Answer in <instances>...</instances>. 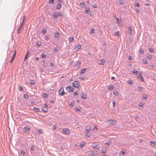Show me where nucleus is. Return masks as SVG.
Returning <instances> with one entry per match:
<instances>
[{"label": "nucleus", "mask_w": 156, "mask_h": 156, "mask_svg": "<svg viewBox=\"0 0 156 156\" xmlns=\"http://www.w3.org/2000/svg\"><path fill=\"white\" fill-rule=\"evenodd\" d=\"M73 86L75 88H77L79 89L80 86V83L78 81H75L73 83Z\"/></svg>", "instance_id": "obj_1"}, {"label": "nucleus", "mask_w": 156, "mask_h": 156, "mask_svg": "<svg viewBox=\"0 0 156 156\" xmlns=\"http://www.w3.org/2000/svg\"><path fill=\"white\" fill-rule=\"evenodd\" d=\"M62 133L64 134L67 135L70 133V130L69 129L67 128H63L62 130Z\"/></svg>", "instance_id": "obj_2"}, {"label": "nucleus", "mask_w": 156, "mask_h": 156, "mask_svg": "<svg viewBox=\"0 0 156 156\" xmlns=\"http://www.w3.org/2000/svg\"><path fill=\"white\" fill-rule=\"evenodd\" d=\"M62 16V14L60 12L58 13L57 12H54L53 14V17L55 19H57L58 17H61Z\"/></svg>", "instance_id": "obj_3"}, {"label": "nucleus", "mask_w": 156, "mask_h": 156, "mask_svg": "<svg viewBox=\"0 0 156 156\" xmlns=\"http://www.w3.org/2000/svg\"><path fill=\"white\" fill-rule=\"evenodd\" d=\"M108 124H109V125H114L116 123V121L114 119H111L108 120Z\"/></svg>", "instance_id": "obj_4"}, {"label": "nucleus", "mask_w": 156, "mask_h": 156, "mask_svg": "<svg viewBox=\"0 0 156 156\" xmlns=\"http://www.w3.org/2000/svg\"><path fill=\"white\" fill-rule=\"evenodd\" d=\"M58 93L59 95L61 96H62L64 95V94H66V93L64 92V90L63 88H60L58 92Z\"/></svg>", "instance_id": "obj_5"}, {"label": "nucleus", "mask_w": 156, "mask_h": 156, "mask_svg": "<svg viewBox=\"0 0 156 156\" xmlns=\"http://www.w3.org/2000/svg\"><path fill=\"white\" fill-rule=\"evenodd\" d=\"M62 2V1L60 0L58 1V4L56 6V9H59L62 7V4L61 2Z\"/></svg>", "instance_id": "obj_6"}, {"label": "nucleus", "mask_w": 156, "mask_h": 156, "mask_svg": "<svg viewBox=\"0 0 156 156\" xmlns=\"http://www.w3.org/2000/svg\"><path fill=\"white\" fill-rule=\"evenodd\" d=\"M66 89V90L69 92H72L73 90V88H72L70 86L67 87Z\"/></svg>", "instance_id": "obj_7"}, {"label": "nucleus", "mask_w": 156, "mask_h": 156, "mask_svg": "<svg viewBox=\"0 0 156 156\" xmlns=\"http://www.w3.org/2000/svg\"><path fill=\"white\" fill-rule=\"evenodd\" d=\"M81 46L80 45L78 44L75 46L74 48V49L75 50H76V51H78L80 48H81Z\"/></svg>", "instance_id": "obj_8"}, {"label": "nucleus", "mask_w": 156, "mask_h": 156, "mask_svg": "<svg viewBox=\"0 0 156 156\" xmlns=\"http://www.w3.org/2000/svg\"><path fill=\"white\" fill-rule=\"evenodd\" d=\"M81 64L80 62H77L75 66V68L76 69H77L79 68Z\"/></svg>", "instance_id": "obj_9"}, {"label": "nucleus", "mask_w": 156, "mask_h": 156, "mask_svg": "<svg viewBox=\"0 0 156 156\" xmlns=\"http://www.w3.org/2000/svg\"><path fill=\"white\" fill-rule=\"evenodd\" d=\"M85 130L87 132H90L91 130V126L89 125H87L86 127Z\"/></svg>", "instance_id": "obj_10"}, {"label": "nucleus", "mask_w": 156, "mask_h": 156, "mask_svg": "<svg viewBox=\"0 0 156 156\" xmlns=\"http://www.w3.org/2000/svg\"><path fill=\"white\" fill-rule=\"evenodd\" d=\"M116 22L118 25L119 26H121L122 25L121 21L119 20L116 17Z\"/></svg>", "instance_id": "obj_11"}, {"label": "nucleus", "mask_w": 156, "mask_h": 156, "mask_svg": "<svg viewBox=\"0 0 156 156\" xmlns=\"http://www.w3.org/2000/svg\"><path fill=\"white\" fill-rule=\"evenodd\" d=\"M23 26L21 25H20L19 28L18 29L17 33L18 34H20L22 31V28Z\"/></svg>", "instance_id": "obj_12"}, {"label": "nucleus", "mask_w": 156, "mask_h": 156, "mask_svg": "<svg viewBox=\"0 0 156 156\" xmlns=\"http://www.w3.org/2000/svg\"><path fill=\"white\" fill-rule=\"evenodd\" d=\"M132 30L131 27H129L128 28V33L130 35L132 34Z\"/></svg>", "instance_id": "obj_13"}, {"label": "nucleus", "mask_w": 156, "mask_h": 156, "mask_svg": "<svg viewBox=\"0 0 156 156\" xmlns=\"http://www.w3.org/2000/svg\"><path fill=\"white\" fill-rule=\"evenodd\" d=\"M30 130V128L29 127H25L23 129V130L25 132H27Z\"/></svg>", "instance_id": "obj_14"}, {"label": "nucleus", "mask_w": 156, "mask_h": 156, "mask_svg": "<svg viewBox=\"0 0 156 156\" xmlns=\"http://www.w3.org/2000/svg\"><path fill=\"white\" fill-rule=\"evenodd\" d=\"M98 128L96 126H94L92 129V131L93 132H95L98 130Z\"/></svg>", "instance_id": "obj_15"}, {"label": "nucleus", "mask_w": 156, "mask_h": 156, "mask_svg": "<svg viewBox=\"0 0 156 156\" xmlns=\"http://www.w3.org/2000/svg\"><path fill=\"white\" fill-rule=\"evenodd\" d=\"M86 71L87 69L86 68L83 69H81V71L80 72V73L81 74H83Z\"/></svg>", "instance_id": "obj_16"}, {"label": "nucleus", "mask_w": 156, "mask_h": 156, "mask_svg": "<svg viewBox=\"0 0 156 156\" xmlns=\"http://www.w3.org/2000/svg\"><path fill=\"white\" fill-rule=\"evenodd\" d=\"M87 95L84 93H82L81 94V97L82 98L84 99H86Z\"/></svg>", "instance_id": "obj_17"}, {"label": "nucleus", "mask_w": 156, "mask_h": 156, "mask_svg": "<svg viewBox=\"0 0 156 156\" xmlns=\"http://www.w3.org/2000/svg\"><path fill=\"white\" fill-rule=\"evenodd\" d=\"M105 62V60L104 59H101L100 61V62L99 63V64L100 65H103L104 64Z\"/></svg>", "instance_id": "obj_18"}, {"label": "nucleus", "mask_w": 156, "mask_h": 156, "mask_svg": "<svg viewBox=\"0 0 156 156\" xmlns=\"http://www.w3.org/2000/svg\"><path fill=\"white\" fill-rule=\"evenodd\" d=\"M91 135V134L90 133L88 132H87L85 135V136H87V137H90Z\"/></svg>", "instance_id": "obj_19"}, {"label": "nucleus", "mask_w": 156, "mask_h": 156, "mask_svg": "<svg viewBox=\"0 0 156 156\" xmlns=\"http://www.w3.org/2000/svg\"><path fill=\"white\" fill-rule=\"evenodd\" d=\"M155 143H156V142L155 141H154V142L151 141L150 142V145L151 147H153L155 145Z\"/></svg>", "instance_id": "obj_20"}, {"label": "nucleus", "mask_w": 156, "mask_h": 156, "mask_svg": "<svg viewBox=\"0 0 156 156\" xmlns=\"http://www.w3.org/2000/svg\"><path fill=\"white\" fill-rule=\"evenodd\" d=\"M139 76H140V79L141 80L142 82H144V80L143 78V76H142L141 72L140 73Z\"/></svg>", "instance_id": "obj_21"}, {"label": "nucleus", "mask_w": 156, "mask_h": 156, "mask_svg": "<svg viewBox=\"0 0 156 156\" xmlns=\"http://www.w3.org/2000/svg\"><path fill=\"white\" fill-rule=\"evenodd\" d=\"M59 36V34L58 32L56 33L55 34V38H58V37Z\"/></svg>", "instance_id": "obj_22"}, {"label": "nucleus", "mask_w": 156, "mask_h": 156, "mask_svg": "<svg viewBox=\"0 0 156 156\" xmlns=\"http://www.w3.org/2000/svg\"><path fill=\"white\" fill-rule=\"evenodd\" d=\"M80 7L82 8H83L85 7L86 5L82 3H81L80 5Z\"/></svg>", "instance_id": "obj_23"}, {"label": "nucleus", "mask_w": 156, "mask_h": 156, "mask_svg": "<svg viewBox=\"0 0 156 156\" xmlns=\"http://www.w3.org/2000/svg\"><path fill=\"white\" fill-rule=\"evenodd\" d=\"M119 3L121 5H122L124 3V0H119Z\"/></svg>", "instance_id": "obj_24"}, {"label": "nucleus", "mask_w": 156, "mask_h": 156, "mask_svg": "<svg viewBox=\"0 0 156 156\" xmlns=\"http://www.w3.org/2000/svg\"><path fill=\"white\" fill-rule=\"evenodd\" d=\"M106 152V150H102L101 153L103 155H104L105 154Z\"/></svg>", "instance_id": "obj_25"}, {"label": "nucleus", "mask_w": 156, "mask_h": 156, "mask_svg": "<svg viewBox=\"0 0 156 156\" xmlns=\"http://www.w3.org/2000/svg\"><path fill=\"white\" fill-rule=\"evenodd\" d=\"M85 143L84 142H82L80 145V147H83L85 145Z\"/></svg>", "instance_id": "obj_26"}, {"label": "nucleus", "mask_w": 156, "mask_h": 156, "mask_svg": "<svg viewBox=\"0 0 156 156\" xmlns=\"http://www.w3.org/2000/svg\"><path fill=\"white\" fill-rule=\"evenodd\" d=\"M34 110L36 112H38L39 111V109L37 108L34 107Z\"/></svg>", "instance_id": "obj_27"}, {"label": "nucleus", "mask_w": 156, "mask_h": 156, "mask_svg": "<svg viewBox=\"0 0 156 156\" xmlns=\"http://www.w3.org/2000/svg\"><path fill=\"white\" fill-rule=\"evenodd\" d=\"M90 12V9L88 8V9H87L85 11V13H86L88 14Z\"/></svg>", "instance_id": "obj_28"}, {"label": "nucleus", "mask_w": 156, "mask_h": 156, "mask_svg": "<svg viewBox=\"0 0 156 156\" xmlns=\"http://www.w3.org/2000/svg\"><path fill=\"white\" fill-rule=\"evenodd\" d=\"M114 86L113 85H112L110 86L109 87V89H110V90L113 89H114Z\"/></svg>", "instance_id": "obj_29"}, {"label": "nucleus", "mask_w": 156, "mask_h": 156, "mask_svg": "<svg viewBox=\"0 0 156 156\" xmlns=\"http://www.w3.org/2000/svg\"><path fill=\"white\" fill-rule=\"evenodd\" d=\"M115 35L119 36H120L119 31H116L115 33Z\"/></svg>", "instance_id": "obj_30"}, {"label": "nucleus", "mask_w": 156, "mask_h": 156, "mask_svg": "<svg viewBox=\"0 0 156 156\" xmlns=\"http://www.w3.org/2000/svg\"><path fill=\"white\" fill-rule=\"evenodd\" d=\"M138 90L139 91L141 92L142 90L143 87H138Z\"/></svg>", "instance_id": "obj_31"}, {"label": "nucleus", "mask_w": 156, "mask_h": 156, "mask_svg": "<svg viewBox=\"0 0 156 156\" xmlns=\"http://www.w3.org/2000/svg\"><path fill=\"white\" fill-rule=\"evenodd\" d=\"M139 106L142 108L144 106V104L142 103H140L139 104Z\"/></svg>", "instance_id": "obj_32"}, {"label": "nucleus", "mask_w": 156, "mask_h": 156, "mask_svg": "<svg viewBox=\"0 0 156 156\" xmlns=\"http://www.w3.org/2000/svg\"><path fill=\"white\" fill-rule=\"evenodd\" d=\"M94 30L93 29H91V30L90 32V34H93L94 33Z\"/></svg>", "instance_id": "obj_33"}, {"label": "nucleus", "mask_w": 156, "mask_h": 156, "mask_svg": "<svg viewBox=\"0 0 156 156\" xmlns=\"http://www.w3.org/2000/svg\"><path fill=\"white\" fill-rule=\"evenodd\" d=\"M25 16H24V18H23V21L22 22V23H21V24L20 25H21L22 26H23V25H24V21L25 20Z\"/></svg>", "instance_id": "obj_34"}, {"label": "nucleus", "mask_w": 156, "mask_h": 156, "mask_svg": "<svg viewBox=\"0 0 156 156\" xmlns=\"http://www.w3.org/2000/svg\"><path fill=\"white\" fill-rule=\"evenodd\" d=\"M28 54H29V52H28L27 54L26 55V56H25V58H24V61H25V60H26V59H27V57H28Z\"/></svg>", "instance_id": "obj_35"}, {"label": "nucleus", "mask_w": 156, "mask_h": 156, "mask_svg": "<svg viewBox=\"0 0 156 156\" xmlns=\"http://www.w3.org/2000/svg\"><path fill=\"white\" fill-rule=\"evenodd\" d=\"M23 97L24 98H28V95L27 94H25L24 95V96H23Z\"/></svg>", "instance_id": "obj_36"}, {"label": "nucleus", "mask_w": 156, "mask_h": 156, "mask_svg": "<svg viewBox=\"0 0 156 156\" xmlns=\"http://www.w3.org/2000/svg\"><path fill=\"white\" fill-rule=\"evenodd\" d=\"M48 97V95L46 93H44L43 94V97L44 98H47Z\"/></svg>", "instance_id": "obj_37"}, {"label": "nucleus", "mask_w": 156, "mask_h": 156, "mask_svg": "<svg viewBox=\"0 0 156 156\" xmlns=\"http://www.w3.org/2000/svg\"><path fill=\"white\" fill-rule=\"evenodd\" d=\"M38 133L39 134H42L43 133V131L42 130L40 129L38 130Z\"/></svg>", "instance_id": "obj_38"}, {"label": "nucleus", "mask_w": 156, "mask_h": 156, "mask_svg": "<svg viewBox=\"0 0 156 156\" xmlns=\"http://www.w3.org/2000/svg\"><path fill=\"white\" fill-rule=\"evenodd\" d=\"M35 82L33 80H30V84H31L33 85L35 84Z\"/></svg>", "instance_id": "obj_39"}, {"label": "nucleus", "mask_w": 156, "mask_h": 156, "mask_svg": "<svg viewBox=\"0 0 156 156\" xmlns=\"http://www.w3.org/2000/svg\"><path fill=\"white\" fill-rule=\"evenodd\" d=\"M73 95L74 96H75L76 95H78V93L77 91H76L73 93Z\"/></svg>", "instance_id": "obj_40"}, {"label": "nucleus", "mask_w": 156, "mask_h": 156, "mask_svg": "<svg viewBox=\"0 0 156 156\" xmlns=\"http://www.w3.org/2000/svg\"><path fill=\"white\" fill-rule=\"evenodd\" d=\"M74 39L73 36V37L71 38H69V42H72L74 40Z\"/></svg>", "instance_id": "obj_41"}, {"label": "nucleus", "mask_w": 156, "mask_h": 156, "mask_svg": "<svg viewBox=\"0 0 156 156\" xmlns=\"http://www.w3.org/2000/svg\"><path fill=\"white\" fill-rule=\"evenodd\" d=\"M41 57L43 58H45L46 57V55L43 53L41 55Z\"/></svg>", "instance_id": "obj_42"}, {"label": "nucleus", "mask_w": 156, "mask_h": 156, "mask_svg": "<svg viewBox=\"0 0 156 156\" xmlns=\"http://www.w3.org/2000/svg\"><path fill=\"white\" fill-rule=\"evenodd\" d=\"M148 50L150 52L152 53L154 52L153 49L151 48H149Z\"/></svg>", "instance_id": "obj_43"}, {"label": "nucleus", "mask_w": 156, "mask_h": 156, "mask_svg": "<svg viewBox=\"0 0 156 156\" xmlns=\"http://www.w3.org/2000/svg\"><path fill=\"white\" fill-rule=\"evenodd\" d=\"M147 57L150 59H151L152 58V56L151 55H148L147 56Z\"/></svg>", "instance_id": "obj_44"}, {"label": "nucleus", "mask_w": 156, "mask_h": 156, "mask_svg": "<svg viewBox=\"0 0 156 156\" xmlns=\"http://www.w3.org/2000/svg\"><path fill=\"white\" fill-rule=\"evenodd\" d=\"M139 52L141 54H144V52L143 50L141 49H140Z\"/></svg>", "instance_id": "obj_45"}, {"label": "nucleus", "mask_w": 156, "mask_h": 156, "mask_svg": "<svg viewBox=\"0 0 156 156\" xmlns=\"http://www.w3.org/2000/svg\"><path fill=\"white\" fill-rule=\"evenodd\" d=\"M111 143V142H110L109 143H108V142H106V143H105V146H106V145H107L108 146L109 145H110V144Z\"/></svg>", "instance_id": "obj_46"}, {"label": "nucleus", "mask_w": 156, "mask_h": 156, "mask_svg": "<svg viewBox=\"0 0 156 156\" xmlns=\"http://www.w3.org/2000/svg\"><path fill=\"white\" fill-rule=\"evenodd\" d=\"M138 71L136 70H134L133 71V73L134 74H137L138 73Z\"/></svg>", "instance_id": "obj_47"}, {"label": "nucleus", "mask_w": 156, "mask_h": 156, "mask_svg": "<svg viewBox=\"0 0 156 156\" xmlns=\"http://www.w3.org/2000/svg\"><path fill=\"white\" fill-rule=\"evenodd\" d=\"M114 94L115 96H118L119 94V93L117 91L114 92Z\"/></svg>", "instance_id": "obj_48"}, {"label": "nucleus", "mask_w": 156, "mask_h": 156, "mask_svg": "<svg viewBox=\"0 0 156 156\" xmlns=\"http://www.w3.org/2000/svg\"><path fill=\"white\" fill-rule=\"evenodd\" d=\"M46 33V31L44 30H42L41 31V33L43 34H45Z\"/></svg>", "instance_id": "obj_49"}, {"label": "nucleus", "mask_w": 156, "mask_h": 156, "mask_svg": "<svg viewBox=\"0 0 156 156\" xmlns=\"http://www.w3.org/2000/svg\"><path fill=\"white\" fill-rule=\"evenodd\" d=\"M143 62L146 64H147L148 63L147 61V60H145L143 61Z\"/></svg>", "instance_id": "obj_50"}, {"label": "nucleus", "mask_w": 156, "mask_h": 156, "mask_svg": "<svg viewBox=\"0 0 156 156\" xmlns=\"http://www.w3.org/2000/svg\"><path fill=\"white\" fill-rule=\"evenodd\" d=\"M42 110L44 112H47V109H45L44 108H43Z\"/></svg>", "instance_id": "obj_51"}, {"label": "nucleus", "mask_w": 156, "mask_h": 156, "mask_svg": "<svg viewBox=\"0 0 156 156\" xmlns=\"http://www.w3.org/2000/svg\"><path fill=\"white\" fill-rule=\"evenodd\" d=\"M49 3L50 4H52L54 3V1L53 0H50Z\"/></svg>", "instance_id": "obj_52"}, {"label": "nucleus", "mask_w": 156, "mask_h": 156, "mask_svg": "<svg viewBox=\"0 0 156 156\" xmlns=\"http://www.w3.org/2000/svg\"><path fill=\"white\" fill-rule=\"evenodd\" d=\"M49 39V37L48 36H46L45 37V39L46 40H48Z\"/></svg>", "instance_id": "obj_53"}, {"label": "nucleus", "mask_w": 156, "mask_h": 156, "mask_svg": "<svg viewBox=\"0 0 156 156\" xmlns=\"http://www.w3.org/2000/svg\"><path fill=\"white\" fill-rule=\"evenodd\" d=\"M14 58H15V57H13V56L12 57V59H11V62H10L11 63L14 60Z\"/></svg>", "instance_id": "obj_54"}, {"label": "nucleus", "mask_w": 156, "mask_h": 156, "mask_svg": "<svg viewBox=\"0 0 156 156\" xmlns=\"http://www.w3.org/2000/svg\"><path fill=\"white\" fill-rule=\"evenodd\" d=\"M58 50V48H55L54 50V52H57Z\"/></svg>", "instance_id": "obj_55"}, {"label": "nucleus", "mask_w": 156, "mask_h": 156, "mask_svg": "<svg viewBox=\"0 0 156 156\" xmlns=\"http://www.w3.org/2000/svg\"><path fill=\"white\" fill-rule=\"evenodd\" d=\"M34 146H32L31 148V150L32 151H33L34 150Z\"/></svg>", "instance_id": "obj_56"}, {"label": "nucleus", "mask_w": 156, "mask_h": 156, "mask_svg": "<svg viewBox=\"0 0 156 156\" xmlns=\"http://www.w3.org/2000/svg\"><path fill=\"white\" fill-rule=\"evenodd\" d=\"M129 60H132L133 59V58L132 57L129 56Z\"/></svg>", "instance_id": "obj_57"}, {"label": "nucleus", "mask_w": 156, "mask_h": 156, "mask_svg": "<svg viewBox=\"0 0 156 156\" xmlns=\"http://www.w3.org/2000/svg\"><path fill=\"white\" fill-rule=\"evenodd\" d=\"M135 6L139 7L140 6V4L139 3H137L136 4Z\"/></svg>", "instance_id": "obj_58"}, {"label": "nucleus", "mask_w": 156, "mask_h": 156, "mask_svg": "<svg viewBox=\"0 0 156 156\" xmlns=\"http://www.w3.org/2000/svg\"><path fill=\"white\" fill-rule=\"evenodd\" d=\"M16 50L15 51L13 55V57H15L16 55Z\"/></svg>", "instance_id": "obj_59"}, {"label": "nucleus", "mask_w": 156, "mask_h": 156, "mask_svg": "<svg viewBox=\"0 0 156 156\" xmlns=\"http://www.w3.org/2000/svg\"><path fill=\"white\" fill-rule=\"evenodd\" d=\"M16 50L15 51L13 55V57H15L16 55Z\"/></svg>", "instance_id": "obj_60"}, {"label": "nucleus", "mask_w": 156, "mask_h": 156, "mask_svg": "<svg viewBox=\"0 0 156 156\" xmlns=\"http://www.w3.org/2000/svg\"><path fill=\"white\" fill-rule=\"evenodd\" d=\"M128 83L129 84H132L133 83L132 81L130 80L128 81Z\"/></svg>", "instance_id": "obj_61"}, {"label": "nucleus", "mask_w": 156, "mask_h": 156, "mask_svg": "<svg viewBox=\"0 0 156 156\" xmlns=\"http://www.w3.org/2000/svg\"><path fill=\"white\" fill-rule=\"evenodd\" d=\"M56 128H57L56 127L55 125H54V127L53 128V130H55L56 129Z\"/></svg>", "instance_id": "obj_62"}, {"label": "nucleus", "mask_w": 156, "mask_h": 156, "mask_svg": "<svg viewBox=\"0 0 156 156\" xmlns=\"http://www.w3.org/2000/svg\"><path fill=\"white\" fill-rule=\"evenodd\" d=\"M75 110L76 112H77L78 111H81V110H80L78 108L76 109Z\"/></svg>", "instance_id": "obj_63"}, {"label": "nucleus", "mask_w": 156, "mask_h": 156, "mask_svg": "<svg viewBox=\"0 0 156 156\" xmlns=\"http://www.w3.org/2000/svg\"><path fill=\"white\" fill-rule=\"evenodd\" d=\"M74 105V103L73 102H71L70 104V105H71V106H73Z\"/></svg>", "instance_id": "obj_64"}]
</instances>
